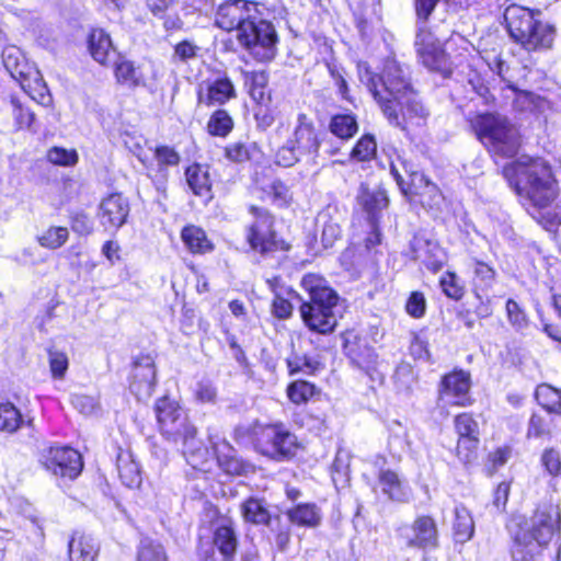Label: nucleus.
<instances>
[{
  "mask_svg": "<svg viewBox=\"0 0 561 561\" xmlns=\"http://www.w3.org/2000/svg\"><path fill=\"white\" fill-rule=\"evenodd\" d=\"M357 71L359 81L373 94L391 125L405 129L408 123L420 124L426 118L428 113L410 83L408 68L396 59H386L380 76H376L366 62H358Z\"/></svg>",
  "mask_w": 561,
  "mask_h": 561,
  "instance_id": "1",
  "label": "nucleus"
},
{
  "mask_svg": "<svg viewBox=\"0 0 561 561\" xmlns=\"http://www.w3.org/2000/svg\"><path fill=\"white\" fill-rule=\"evenodd\" d=\"M561 515L558 506L543 504L529 519L513 522L510 531L513 539V561H541L542 551L559 527Z\"/></svg>",
  "mask_w": 561,
  "mask_h": 561,
  "instance_id": "2",
  "label": "nucleus"
},
{
  "mask_svg": "<svg viewBox=\"0 0 561 561\" xmlns=\"http://www.w3.org/2000/svg\"><path fill=\"white\" fill-rule=\"evenodd\" d=\"M154 411L161 434L182 445L183 455L192 467L202 466L207 459L208 449L196 437L197 430L185 410L175 400L163 397L156 402Z\"/></svg>",
  "mask_w": 561,
  "mask_h": 561,
  "instance_id": "3",
  "label": "nucleus"
},
{
  "mask_svg": "<svg viewBox=\"0 0 561 561\" xmlns=\"http://www.w3.org/2000/svg\"><path fill=\"white\" fill-rule=\"evenodd\" d=\"M504 175L518 195L538 208L548 207L557 196V183L550 167L541 159L522 157L504 168Z\"/></svg>",
  "mask_w": 561,
  "mask_h": 561,
  "instance_id": "4",
  "label": "nucleus"
},
{
  "mask_svg": "<svg viewBox=\"0 0 561 561\" xmlns=\"http://www.w3.org/2000/svg\"><path fill=\"white\" fill-rule=\"evenodd\" d=\"M301 286L309 295V301L300 306L304 322L314 332H333L337 324L334 312L339 300L336 293L322 276L311 273L302 277Z\"/></svg>",
  "mask_w": 561,
  "mask_h": 561,
  "instance_id": "5",
  "label": "nucleus"
},
{
  "mask_svg": "<svg viewBox=\"0 0 561 561\" xmlns=\"http://www.w3.org/2000/svg\"><path fill=\"white\" fill-rule=\"evenodd\" d=\"M540 11L512 4L504 12L510 36L528 51L551 48L556 27L540 19Z\"/></svg>",
  "mask_w": 561,
  "mask_h": 561,
  "instance_id": "6",
  "label": "nucleus"
},
{
  "mask_svg": "<svg viewBox=\"0 0 561 561\" xmlns=\"http://www.w3.org/2000/svg\"><path fill=\"white\" fill-rule=\"evenodd\" d=\"M479 140L490 152L501 157H513L520 146L518 129L507 117L500 114H481L471 121Z\"/></svg>",
  "mask_w": 561,
  "mask_h": 561,
  "instance_id": "7",
  "label": "nucleus"
},
{
  "mask_svg": "<svg viewBox=\"0 0 561 561\" xmlns=\"http://www.w3.org/2000/svg\"><path fill=\"white\" fill-rule=\"evenodd\" d=\"M319 148L320 139L312 119L300 113L291 136L276 152V163L288 168L304 158L314 161Z\"/></svg>",
  "mask_w": 561,
  "mask_h": 561,
  "instance_id": "8",
  "label": "nucleus"
},
{
  "mask_svg": "<svg viewBox=\"0 0 561 561\" xmlns=\"http://www.w3.org/2000/svg\"><path fill=\"white\" fill-rule=\"evenodd\" d=\"M390 172L401 192L407 196L419 197L424 207L438 206L443 199L438 187L407 159L398 157L391 161Z\"/></svg>",
  "mask_w": 561,
  "mask_h": 561,
  "instance_id": "9",
  "label": "nucleus"
},
{
  "mask_svg": "<svg viewBox=\"0 0 561 561\" xmlns=\"http://www.w3.org/2000/svg\"><path fill=\"white\" fill-rule=\"evenodd\" d=\"M254 446L262 455L283 461L296 455L298 442L283 424H268L254 428Z\"/></svg>",
  "mask_w": 561,
  "mask_h": 561,
  "instance_id": "10",
  "label": "nucleus"
},
{
  "mask_svg": "<svg viewBox=\"0 0 561 561\" xmlns=\"http://www.w3.org/2000/svg\"><path fill=\"white\" fill-rule=\"evenodd\" d=\"M245 28L237 34L238 42L259 61H270L276 55L277 34L273 24L259 19L244 24Z\"/></svg>",
  "mask_w": 561,
  "mask_h": 561,
  "instance_id": "11",
  "label": "nucleus"
},
{
  "mask_svg": "<svg viewBox=\"0 0 561 561\" xmlns=\"http://www.w3.org/2000/svg\"><path fill=\"white\" fill-rule=\"evenodd\" d=\"M417 32L415 47L421 62L431 71L440 72L444 76L450 73V64L445 50L435 36L426 28L427 19L417 16Z\"/></svg>",
  "mask_w": 561,
  "mask_h": 561,
  "instance_id": "12",
  "label": "nucleus"
},
{
  "mask_svg": "<svg viewBox=\"0 0 561 561\" xmlns=\"http://www.w3.org/2000/svg\"><path fill=\"white\" fill-rule=\"evenodd\" d=\"M471 387L470 375L463 370H455L445 375L438 386L437 409L444 416L447 405L467 407L471 404L469 390Z\"/></svg>",
  "mask_w": 561,
  "mask_h": 561,
  "instance_id": "13",
  "label": "nucleus"
},
{
  "mask_svg": "<svg viewBox=\"0 0 561 561\" xmlns=\"http://www.w3.org/2000/svg\"><path fill=\"white\" fill-rule=\"evenodd\" d=\"M253 19H259V4L245 0H231L219 5L216 12V25L227 32L237 31V34L245 28L244 24Z\"/></svg>",
  "mask_w": 561,
  "mask_h": 561,
  "instance_id": "14",
  "label": "nucleus"
},
{
  "mask_svg": "<svg viewBox=\"0 0 561 561\" xmlns=\"http://www.w3.org/2000/svg\"><path fill=\"white\" fill-rule=\"evenodd\" d=\"M43 465L47 471L56 477L76 479L82 468L81 455L68 446H54L43 455Z\"/></svg>",
  "mask_w": 561,
  "mask_h": 561,
  "instance_id": "15",
  "label": "nucleus"
},
{
  "mask_svg": "<svg viewBox=\"0 0 561 561\" xmlns=\"http://www.w3.org/2000/svg\"><path fill=\"white\" fill-rule=\"evenodd\" d=\"M399 537L409 548L433 550L438 547V529L435 520L427 515L419 516L411 525L399 529Z\"/></svg>",
  "mask_w": 561,
  "mask_h": 561,
  "instance_id": "16",
  "label": "nucleus"
},
{
  "mask_svg": "<svg viewBox=\"0 0 561 561\" xmlns=\"http://www.w3.org/2000/svg\"><path fill=\"white\" fill-rule=\"evenodd\" d=\"M250 213L254 218L249 227L248 241L252 249L261 253L272 252L278 249V242L273 231V217L264 209L250 206Z\"/></svg>",
  "mask_w": 561,
  "mask_h": 561,
  "instance_id": "17",
  "label": "nucleus"
},
{
  "mask_svg": "<svg viewBox=\"0 0 561 561\" xmlns=\"http://www.w3.org/2000/svg\"><path fill=\"white\" fill-rule=\"evenodd\" d=\"M156 385V368L151 356H139L134 362L131 371L130 390L140 399L149 398Z\"/></svg>",
  "mask_w": 561,
  "mask_h": 561,
  "instance_id": "18",
  "label": "nucleus"
},
{
  "mask_svg": "<svg viewBox=\"0 0 561 561\" xmlns=\"http://www.w3.org/2000/svg\"><path fill=\"white\" fill-rule=\"evenodd\" d=\"M236 95L233 83L225 76L203 82L197 91V101L206 106L221 105Z\"/></svg>",
  "mask_w": 561,
  "mask_h": 561,
  "instance_id": "19",
  "label": "nucleus"
},
{
  "mask_svg": "<svg viewBox=\"0 0 561 561\" xmlns=\"http://www.w3.org/2000/svg\"><path fill=\"white\" fill-rule=\"evenodd\" d=\"M129 204L122 194L105 197L100 204V220L105 229H118L128 217Z\"/></svg>",
  "mask_w": 561,
  "mask_h": 561,
  "instance_id": "20",
  "label": "nucleus"
},
{
  "mask_svg": "<svg viewBox=\"0 0 561 561\" xmlns=\"http://www.w3.org/2000/svg\"><path fill=\"white\" fill-rule=\"evenodd\" d=\"M378 482L383 494L396 502H408L411 497V490L396 471L390 469L380 470Z\"/></svg>",
  "mask_w": 561,
  "mask_h": 561,
  "instance_id": "21",
  "label": "nucleus"
},
{
  "mask_svg": "<svg viewBox=\"0 0 561 561\" xmlns=\"http://www.w3.org/2000/svg\"><path fill=\"white\" fill-rule=\"evenodd\" d=\"M214 453L217 456L219 466L229 474L242 476L252 470L249 462L243 461L234 455L231 446L225 440L221 444L211 442Z\"/></svg>",
  "mask_w": 561,
  "mask_h": 561,
  "instance_id": "22",
  "label": "nucleus"
},
{
  "mask_svg": "<svg viewBox=\"0 0 561 561\" xmlns=\"http://www.w3.org/2000/svg\"><path fill=\"white\" fill-rule=\"evenodd\" d=\"M99 542L91 535L75 533L68 545L70 561H95Z\"/></svg>",
  "mask_w": 561,
  "mask_h": 561,
  "instance_id": "23",
  "label": "nucleus"
},
{
  "mask_svg": "<svg viewBox=\"0 0 561 561\" xmlns=\"http://www.w3.org/2000/svg\"><path fill=\"white\" fill-rule=\"evenodd\" d=\"M186 182L195 195L208 197L211 181L207 165L192 164L185 171Z\"/></svg>",
  "mask_w": 561,
  "mask_h": 561,
  "instance_id": "24",
  "label": "nucleus"
},
{
  "mask_svg": "<svg viewBox=\"0 0 561 561\" xmlns=\"http://www.w3.org/2000/svg\"><path fill=\"white\" fill-rule=\"evenodd\" d=\"M455 430L459 435L458 447L468 444L473 448L479 442V426L477 421L469 413H461L455 417Z\"/></svg>",
  "mask_w": 561,
  "mask_h": 561,
  "instance_id": "25",
  "label": "nucleus"
},
{
  "mask_svg": "<svg viewBox=\"0 0 561 561\" xmlns=\"http://www.w3.org/2000/svg\"><path fill=\"white\" fill-rule=\"evenodd\" d=\"M89 48L92 57L98 62L105 65L114 55V48L111 37L102 28H95L91 32L89 38Z\"/></svg>",
  "mask_w": 561,
  "mask_h": 561,
  "instance_id": "26",
  "label": "nucleus"
},
{
  "mask_svg": "<svg viewBox=\"0 0 561 561\" xmlns=\"http://www.w3.org/2000/svg\"><path fill=\"white\" fill-rule=\"evenodd\" d=\"M181 238L192 253L203 254L213 250V243L208 240L206 232L197 226L184 227Z\"/></svg>",
  "mask_w": 561,
  "mask_h": 561,
  "instance_id": "27",
  "label": "nucleus"
},
{
  "mask_svg": "<svg viewBox=\"0 0 561 561\" xmlns=\"http://www.w3.org/2000/svg\"><path fill=\"white\" fill-rule=\"evenodd\" d=\"M454 517L453 529L456 541L470 540L474 533V522L470 512L463 505H456Z\"/></svg>",
  "mask_w": 561,
  "mask_h": 561,
  "instance_id": "28",
  "label": "nucleus"
},
{
  "mask_svg": "<svg viewBox=\"0 0 561 561\" xmlns=\"http://www.w3.org/2000/svg\"><path fill=\"white\" fill-rule=\"evenodd\" d=\"M357 201L363 209L370 216H374L388 205V198L383 191H370L366 184H360Z\"/></svg>",
  "mask_w": 561,
  "mask_h": 561,
  "instance_id": "29",
  "label": "nucleus"
},
{
  "mask_svg": "<svg viewBox=\"0 0 561 561\" xmlns=\"http://www.w3.org/2000/svg\"><path fill=\"white\" fill-rule=\"evenodd\" d=\"M537 402L548 412L561 415V390L548 383H541L536 388Z\"/></svg>",
  "mask_w": 561,
  "mask_h": 561,
  "instance_id": "30",
  "label": "nucleus"
},
{
  "mask_svg": "<svg viewBox=\"0 0 561 561\" xmlns=\"http://www.w3.org/2000/svg\"><path fill=\"white\" fill-rule=\"evenodd\" d=\"M287 515L291 523L306 527H316L321 520V512L314 504H299L289 510Z\"/></svg>",
  "mask_w": 561,
  "mask_h": 561,
  "instance_id": "31",
  "label": "nucleus"
},
{
  "mask_svg": "<svg viewBox=\"0 0 561 561\" xmlns=\"http://www.w3.org/2000/svg\"><path fill=\"white\" fill-rule=\"evenodd\" d=\"M260 154L256 142L253 141H234L226 146V158L236 163H243L255 159Z\"/></svg>",
  "mask_w": 561,
  "mask_h": 561,
  "instance_id": "32",
  "label": "nucleus"
},
{
  "mask_svg": "<svg viewBox=\"0 0 561 561\" xmlns=\"http://www.w3.org/2000/svg\"><path fill=\"white\" fill-rule=\"evenodd\" d=\"M117 470L122 482L128 488L139 486L141 483L138 463L129 454H121L117 457Z\"/></svg>",
  "mask_w": 561,
  "mask_h": 561,
  "instance_id": "33",
  "label": "nucleus"
},
{
  "mask_svg": "<svg viewBox=\"0 0 561 561\" xmlns=\"http://www.w3.org/2000/svg\"><path fill=\"white\" fill-rule=\"evenodd\" d=\"M243 518L252 524L266 525L271 519L270 512L262 500L250 497L241 505Z\"/></svg>",
  "mask_w": 561,
  "mask_h": 561,
  "instance_id": "34",
  "label": "nucleus"
},
{
  "mask_svg": "<svg viewBox=\"0 0 561 561\" xmlns=\"http://www.w3.org/2000/svg\"><path fill=\"white\" fill-rule=\"evenodd\" d=\"M115 77L117 82L125 84L129 88H135L144 84V75L140 69L126 59H121L115 62Z\"/></svg>",
  "mask_w": 561,
  "mask_h": 561,
  "instance_id": "35",
  "label": "nucleus"
},
{
  "mask_svg": "<svg viewBox=\"0 0 561 561\" xmlns=\"http://www.w3.org/2000/svg\"><path fill=\"white\" fill-rule=\"evenodd\" d=\"M329 128L334 136L346 140L357 133L358 125L354 115L337 114L331 118Z\"/></svg>",
  "mask_w": 561,
  "mask_h": 561,
  "instance_id": "36",
  "label": "nucleus"
},
{
  "mask_svg": "<svg viewBox=\"0 0 561 561\" xmlns=\"http://www.w3.org/2000/svg\"><path fill=\"white\" fill-rule=\"evenodd\" d=\"M552 434V420L538 413H533L527 425L528 439H547Z\"/></svg>",
  "mask_w": 561,
  "mask_h": 561,
  "instance_id": "37",
  "label": "nucleus"
},
{
  "mask_svg": "<svg viewBox=\"0 0 561 561\" xmlns=\"http://www.w3.org/2000/svg\"><path fill=\"white\" fill-rule=\"evenodd\" d=\"M68 238L69 231L66 227L53 226L39 234L37 241L43 248L57 250L67 242Z\"/></svg>",
  "mask_w": 561,
  "mask_h": 561,
  "instance_id": "38",
  "label": "nucleus"
},
{
  "mask_svg": "<svg viewBox=\"0 0 561 561\" xmlns=\"http://www.w3.org/2000/svg\"><path fill=\"white\" fill-rule=\"evenodd\" d=\"M233 128V121L225 110H217L207 123V130L213 136L226 137Z\"/></svg>",
  "mask_w": 561,
  "mask_h": 561,
  "instance_id": "39",
  "label": "nucleus"
},
{
  "mask_svg": "<svg viewBox=\"0 0 561 561\" xmlns=\"http://www.w3.org/2000/svg\"><path fill=\"white\" fill-rule=\"evenodd\" d=\"M214 542L226 558L234 553L238 543L236 533L229 526H221L216 529Z\"/></svg>",
  "mask_w": 561,
  "mask_h": 561,
  "instance_id": "40",
  "label": "nucleus"
},
{
  "mask_svg": "<svg viewBox=\"0 0 561 561\" xmlns=\"http://www.w3.org/2000/svg\"><path fill=\"white\" fill-rule=\"evenodd\" d=\"M137 559L138 561H168L163 546L149 538L140 541Z\"/></svg>",
  "mask_w": 561,
  "mask_h": 561,
  "instance_id": "41",
  "label": "nucleus"
},
{
  "mask_svg": "<svg viewBox=\"0 0 561 561\" xmlns=\"http://www.w3.org/2000/svg\"><path fill=\"white\" fill-rule=\"evenodd\" d=\"M22 415L11 403L0 404V431L13 433L20 428Z\"/></svg>",
  "mask_w": 561,
  "mask_h": 561,
  "instance_id": "42",
  "label": "nucleus"
},
{
  "mask_svg": "<svg viewBox=\"0 0 561 561\" xmlns=\"http://www.w3.org/2000/svg\"><path fill=\"white\" fill-rule=\"evenodd\" d=\"M377 152V142L371 135H364L351 151V158L357 161H370Z\"/></svg>",
  "mask_w": 561,
  "mask_h": 561,
  "instance_id": "43",
  "label": "nucleus"
},
{
  "mask_svg": "<svg viewBox=\"0 0 561 561\" xmlns=\"http://www.w3.org/2000/svg\"><path fill=\"white\" fill-rule=\"evenodd\" d=\"M48 363L54 379H64L69 367L68 355L55 347L48 348Z\"/></svg>",
  "mask_w": 561,
  "mask_h": 561,
  "instance_id": "44",
  "label": "nucleus"
},
{
  "mask_svg": "<svg viewBox=\"0 0 561 561\" xmlns=\"http://www.w3.org/2000/svg\"><path fill=\"white\" fill-rule=\"evenodd\" d=\"M472 271L474 275L473 283L477 289H488L493 285L496 273L489 264L476 261L472 265Z\"/></svg>",
  "mask_w": 561,
  "mask_h": 561,
  "instance_id": "45",
  "label": "nucleus"
},
{
  "mask_svg": "<svg viewBox=\"0 0 561 561\" xmlns=\"http://www.w3.org/2000/svg\"><path fill=\"white\" fill-rule=\"evenodd\" d=\"M314 385L304 380H296L288 386L287 396L293 403L301 404L306 403L314 394Z\"/></svg>",
  "mask_w": 561,
  "mask_h": 561,
  "instance_id": "46",
  "label": "nucleus"
},
{
  "mask_svg": "<svg viewBox=\"0 0 561 561\" xmlns=\"http://www.w3.org/2000/svg\"><path fill=\"white\" fill-rule=\"evenodd\" d=\"M397 389L399 391H411L416 383V374L413 367L408 363H401L393 375Z\"/></svg>",
  "mask_w": 561,
  "mask_h": 561,
  "instance_id": "47",
  "label": "nucleus"
},
{
  "mask_svg": "<svg viewBox=\"0 0 561 561\" xmlns=\"http://www.w3.org/2000/svg\"><path fill=\"white\" fill-rule=\"evenodd\" d=\"M78 153L75 149L53 147L47 151V160L56 165L73 167L78 162Z\"/></svg>",
  "mask_w": 561,
  "mask_h": 561,
  "instance_id": "48",
  "label": "nucleus"
},
{
  "mask_svg": "<svg viewBox=\"0 0 561 561\" xmlns=\"http://www.w3.org/2000/svg\"><path fill=\"white\" fill-rule=\"evenodd\" d=\"M319 366L320 364L318 360L306 355H294L287 359V367L290 375H295L297 373L310 375L313 374L319 368Z\"/></svg>",
  "mask_w": 561,
  "mask_h": 561,
  "instance_id": "49",
  "label": "nucleus"
},
{
  "mask_svg": "<svg viewBox=\"0 0 561 561\" xmlns=\"http://www.w3.org/2000/svg\"><path fill=\"white\" fill-rule=\"evenodd\" d=\"M267 194L278 207L288 206L293 199L289 187L279 180H275L270 184Z\"/></svg>",
  "mask_w": 561,
  "mask_h": 561,
  "instance_id": "50",
  "label": "nucleus"
},
{
  "mask_svg": "<svg viewBox=\"0 0 561 561\" xmlns=\"http://www.w3.org/2000/svg\"><path fill=\"white\" fill-rule=\"evenodd\" d=\"M154 159L158 162L160 171H163L167 167L178 165L180 162L179 153L171 147L159 146L154 150Z\"/></svg>",
  "mask_w": 561,
  "mask_h": 561,
  "instance_id": "51",
  "label": "nucleus"
},
{
  "mask_svg": "<svg viewBox=\"0 0 561 561\" xmlns=\"http://www.w3.org/2000/svg\"><path fill=\"white\" fill-rule=\"evenodd\" d=\"M440 287L443 291L453 299H460L463 296V287L459 284L455 273H446L440 278Z\"/></svg>",
  "mask_w": 561,
  "mask_h": 561,
  "instance_id": "52",
  "label": "nucleus"
},
{
  "mask_svg": "<svg viewBox=\"0 0 561 561\" xmlns=\"http://www.w3.org/2000/svg\"><path fill=\"white\" fill-rule=\"evenodd\" d=\"M405 310L412 318H422L426 311V299L424 294L421 291H412L407 300Z\"/></svg>",
  "mask_w": 561,
  "mask_h": 561,
  "instance_id": "53",
  "label": "nucleus"
},
{
  "mask_svg": "<svg viewBox=\"0 0 561 561\" xmlns=\"http://www.w3.org/2000/svg\"><path fill=\"white\" fill-rule=\"evenodd\" d=\"M13 105V117L15 119V124L20 129L30 128L34 122L35 115L32 111L26 107H23L22 104L12 100Z\"/></svg>",
  "mask_w": 561,
  "mask_h": 561,
  "instance_id": "54",
  "label": "nucleus"
},
{
  "mask_svg": "<svg viewBox=\"0 0 561 561\" xmlns=\"http://www.w3.org/2000/svg\"><path fill=\"white\" fill-rule=\"evenodd\" d=\"M199 47L190 41H182L174 46L173 59L186 62L197 56Z\"/></svg>",
  "mask_w": 561,
  "mask_h": 561,
  "instance_id": "55",
  "label": "nucleus"
},
{
  "mask_svg": "<svg viewBox=\"0 0 561 561\" xmlns=\"http://www.w3.org/2000/svg\"><path fill=\"white\" fill-rule=\"evenodd\" d=\"M506 312L510 323L517 328L523 329L527 324V319L525 312L520 309L519 305L513 300L508 299L506 301Z\"/></svg>",
  "mask_w": 561,
  "mask_h": 561,
  "instance_id": "56",
  "label": "nucleus"
},
{
  "mask_svg": "<svg viewBox=\"0 0 561 561\" xmlns=\"http://www.w3.org/2000/svg\"><path fill=\"white\" fill-rule=\"evenodd\" d=\"M195 397L199 402L214 403L217 398V389L210 381L202 380L196 386Z\"/></svg>",
  "mask_w": 561,
  "mask_h": 561,
  "instance_id": "57",
  "label": "nucleus"
},
{
  "mask_svg": "<svg viewBox=\"0 0 561 561\" xmlns=\"http://www.w3.org/2000/svg\"><path fill=\"white\" fill-rule=\"evenodd\" d=\"M542 465L547 471L552 476L561 474V460L560 455L554 449H547L543 451L541 457Z\"/></svg>",
  "mask_w": 561,
  "mask_h": 561,
  "instance_id": "58",
  "label": "nucleus"
},
{
  "mask_svg": "<svg viewBox=\"0 0 561 561\" xmlns=\"http://www.w3.org/2000/svg\"><path fill=\"white\" fill-rule=\"evenodd\" d=\"M71 229L81 236L90 234L93 231V221L83 213L75 214L71 218Z\"/></svg>",
  "mask_w": 561,
  "mask_h": 561,
  "instance_id": "59",
  "label": "nucleus"
},
{
  "mask_svg": "<svg viewBox=\"0 0 561 561\" xmlns=\"http://www.w3.org/2000/svg\"><path fill=\"white\" fill-rule=\"evenodd\" d=\"M20 51L15 48H8L3 51V64L11 76L15 77L16 75L23 76V70L20 69Z\"/></svg>",
  "mask_w": 561,
  "mask_h": 561,
  "instance_id": "60",
  "label": "nucleus"
},
{
  "mask_svg": "<svg viewBox=\"0 0 561 561\" xmlns=\"http://www.w3.org/2000/svg\"><path fill=\"white\" fill-rule=\"evenodd\" d=\"M72 404L85 415L93 414L98 410V402L90 396L76 394L72 398Z\"/></svg>",
  "mask_w": 561,
  "mask_h": 561,
  "instance_id": "61",
  "label": "nucleus"
},
{
  "mask_svg": "<svg viewBox=\"0 0 561 561\" xmlns=\"http://www.w3.org/2000/svg\"><path fill=\"white\" fill-rule=\"evenodd\" d=\"M254 117H255L257 127L261 129H267L275 122L274 112L271 108L264 107V106H260L256 110Z\"/></svg>",
  "mask_w": 561,
  "mask_h": 561,
  "instance_id": "62",
  "label": "nucleus"
},
{
  "mask_svg": "<svg viewBox=\"0 0 561 561\" xmlns=\"http://www.w3.org/2000/svg\"><path fill=\"white\" fill-rule=\"evenodd\" d=\"M353 362L356 363L359 368L369 371L377 362V355L371 348H366L363 354L353 357Z\"/></svg>",
  "mask_w": 561,
  "mask_h": 561,
  "instance_id": "63",
  "label": "nucleus"
},
{
  "mask_svg": "<svg viewBox=\"0 0 561 561\" xmlns=\"http://www.w3.org/2000/svg\"><path fill=\"white\" fill-rule=\"evenodd\" d=\"M273 313L279 319L288 318L293 312L291 304L279 296H276L273 301Z\"/></svg>",
  "mask_w": 561,
  "mask_h": 561,
  "instance_id": "64",
  "label": "nucleus"
}]
</instances>
